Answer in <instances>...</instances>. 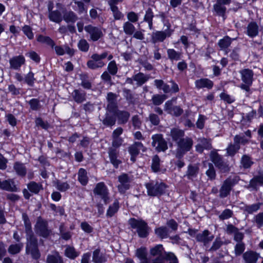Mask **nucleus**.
Returning a JSON list of instances; mask_svg holds the SVG:
<instances>
[{
    "mask_svg": "<svg viewBox=\"0 0 263 263\" xmlns=\"http://www.w3.org/2000/svg\"><path fill=\"white\" fill-rule=\"evenodd\" d=\"M151 255L156 256V258L151 260L155 261L158 259L160 263H178V260L175 255L171 252H166L161 245H158L150 250Z\"/></svg>",
    "mask_w": 263,
    "mask_h": 263,
    "instance_id": "obj_1",
    "label": "nucleus"
},
{
    "mask_svg": "<svg viewBox=\"0 0 263 263\" xmlns=\"http://www.w3.org/2000/svg\"><path fill=\"white\" fill-rule=\"evenodd\" d=\"M129 224L131 228L136 230L138 236L141 238H145L149 234V228L147 223L141 219L130 218L129 220Z\"/></svg>",
    "mask_w": 263,
    "mask_h": 263,
    "instance_id": "obj_2",
    "label": "nucleus"
},
{
    "mask_svg": "<svg viewBox=\"0 0 263 263\" xmlns=\"http://www.w3.org/2000/svg\"><path fill=\"white\" fill-rule=\"evenodd\" d=\"M147 194L151 196H159L163 194L166 186L164 183L151 181L146 184Z\"/></svg>",
    "mask_w": 263,
    "mask_h": 263,
    "instance_id": "obj_3",
    "label": "nucleus"
},
{
    "mask_svg": "<svg viewBox=\"0 0 263 263\" xmlns=\"http://www.w3.org/2000/svg\"><path fill=\"white\" fill-rule=\"evenodd\" d=\"M95 196L101 199L105 204L109 202V192L107 186L104 182L97 183L93 189Z\"/></svg>",
    "mask_w": 263,
    "mask_h": 263,
    "instance_id": "obj_4",
    "label": "nucleus"
},
{
    "mask_svg": "<svg viewBox=\"0 0 263 263\" xmlns=\"http://www.w3.org/2000/svg\"><path fill=\"white\" fill-rule=\"evenodd\" d=\"M26 253L30 254L34 259H37L40 257V253L37 248V240L35 237L31 236L28 237Z\"/></svg>",
    "mask_w": 263,
    "mask_h": 263,
    "instance_id": "obj_5",
    "label": "nucleus"
},
{
    "mask_svg": "<svg viewBox=\"0 0 263 263\" xmlns=\"http://www.w3.org/2000/svg\"><path fill=\"white\" fill-rule=\"evenodd\" d=\"M34 230L37 234L44 238H47L51 233L47 228V222L41 217L37 218Z\"/></svg>",
    "mask_w": 263,
    "mask_h": 263,
    "instance_id": "obj_6",
    "label": "nucleus"
},
{
    "mask_svg": "<svg viewBox=\"0 0 263 263\" xmlns=\"http://www.w3.org/2000/svg\"><path fill=\"white\" fill-rule=\"evenodd\" d=\"M107 56V52H103L101 54H93L91 56L92 60L88 61L87 62L88 67L92 69L102 67L105 65L102 60L106 58Z\"/></svg>",
    "mask_w": 263,
    "mask_h": 263,
    "instance_id": "obj_7",
    "label": "nucleus"
},
{
    "mask_svg": "<svg viewBox=\"0 0 263 263\" xmlns=\"http://www.w3.org/2000/svg\"><path fill=\"white\" fill-rule=\"evenodd\" d=\"M238 181V178L237 177L234 178H228L223 182L220 189V196L221 198H224L227 197L230 193L232 187Z\"/></svg>",
    "mask_w": 263,
    "mask_h": 263,
    "instance_id": "obj_8",
    "label": "nucleus"
},
{
    "mask_svg": "<svg viewBox=\"0 0 263 263\" xmlns=\"http://www.w3.org/2000/svg\"><path fill=\"white\" fill-rule=\"evenodd\" d=\"M153 142L152 145L159 152L164 151L167 148L166 141L161 134H156L152 137Z\"/></svg>",
    "mask_w": 263,
    "mask_h": 263,
    "instance_id": "obj_9",
    "label": "nucleus"
},
{
    "mask_svg": "<svg viewBox=\"0 0 263 263\" xmlns=\"http://www.w3.org/2000/svg\"><path fill=\"white\" fill-rule=\"evenodd\" d=\"M85 30L89 34L93 41H98L103 36L102 29L100 27L89 25L85 27Z\"/></svg>",
    "mask_w": 263,
    "mask_h": 263,
    "instance_id": "obj_10",
    "label": "nucleus"
},
{
    "mask_svg": "<svg viewBox=\"0 0 263 263\" xmlns=\"http://www.w3.org/2000/svg\"><path fill=\"white\" fill-rule=\"evenodd\" d=\"M173 31L168 28L164 31H156L152 34V41L153 43L163 42L166 37H169L172 35Z\"/></svg>",
    "mask_w": 263,
    "mask_h": 263,
    "instance_id": "obj_11",
    "label": "nucleus"
},
{
    "mask_svg": "<svg viewBox=\"0 0 263 263\" xmlns=\"http://www.w3.org/2000/svg\"><path fill=\"white\" fill-rule=\"evenodd\" d=\"M231 2V0H217L213 6L214 10L218 15L224 17L227 10L224 5H229Z\"/></svg>",
    "mask_w": 263,
    "mask_h": 263,
    "instance_id": "obj_12",
    "label": "nucleus"
},
{
    "mask_svg": "<svg viewBox=\"0 0 263 263\" xmlns=\"http://www.w3.org/2000/svg\"><path fill=\"white\" fill-rule=\"evenodd\" d=\"M145 151L143 144L139 142H135L132 145L129 147L128 152L131 156L130 160L133 162L136 161V157L139 154L140 151Z\"/></svg>",
    "mask_w": 263,
    "mask_h": 263,
    "instance_id": "obj_13",
    "label": "nucleus"
},
{
    "mask_svg": "<svg viewBox=\"0 0 263 263\" xmlns=\"http://www.w3.org/2000/svg\"><path fill=\"white\" fill-rule=\"evenodd\" d=\"M136 256L140 260L141 263H160L158 259L155 261H151L147 257V250L145 247L138 249L136 251Z\"/></svg>",
    "mask_w": 263,
    "mask_h": 263,
    "instance_id": "obj_14",
    "label": "nucleus"
},
{
    "mask_svg": "<svg viewBox=\"0 0 263 263\" xmlns=\"http://www.w3.org/2000/svg\"><path fill=\"white\" fill-rule=\"evenodd\" d=\"M116 110L107 109L105 118L102 120L103 124L107 126H111L116 123Z\"/></svg>",
    "mask_w": 263,
    "mask_h": 263,
    "instance_id": "obj_15",
    "label": "nucleus"
},
{
    "mask_svg": "<svg viewBox=\"0 0 263 263\" xmlns=\"http://www.w3.org/2000/svg\"><path fill=\"white\" fill-rule=\"evenodd\" d=\"M210 157L212 161L216 166L222 170H225L227 167L226 164L222 161V158L216 152H212Z\"/></svg>",
    "mask_w": 263,
    "mask_h": 263,
    "instance_id": "obj_16",
    "label": "nucleus"
},
{
    "mask_svg": "<svg viewBox=\"0 0 263 263\" xmlns=\"http://www.w3.org/2000/svg\"><path fill=\"white\" fill-rule=\"evenodd\" d=\"M165 110L168 114L179 116L183 112V110L179 107L177 106H172L171 101H167L165 104Z\"/></svg>",
    "mask_w": 263,
    "mask_h": 263,
    "instance_id": "obj_17",
    "label": "nucleus"
},
{
    "mask_svg": "<svg viewBox=\"0 0 263 263\" xmlns=\"http://www.w3.org/2000/svg\"><path fill=\"white\" fill-rule=\"evenodd\" d=\"M241 80L244 83L252 85L253 82V72L249 69H244L240 71Z\"/></svg>",
    "mask_w": 263,
    "mask_h": 263,
    "instance_id": "obj_18",
    "label": "nucleus"
},
{
    "mask_svg": "<svg viewBox=\"0 0 263 263\" xmlns=\"http://www.w3.org/2000/svg\"><path fill=\"white\" fill-rule=\"evenodd\" d=\"M213 238L214 236L213 235H210V232L208 230H204L196 235L197 240L203 242L205 246L210 243Z\"/></svg>",
    "mask_w": 263,
    "mask_h": 263,
    "instance_id": "obj_19",
    "label": "nucleus"
},
{
    "mask_svg": "<svg viewBox=\"0 0 263 263\" xmlns=\"http://www.w3.org/2000/svg\"><path fill=\"white\" fill-rule=\"evenodd\" d=\"M25 59L22 55L15 56L10 59V68L13 69H18L25 63Z\"/></svg>",
    "mask_w": 263,
    "mask_h": 263,
    "instance_id": "obj_20",
    "label": "nucleus"
},
{
    "mask_svg": "<svg viewBox=\"0 0 263 263\" xmlns=\"http://www.w3.org/2000/svg\"><path fill=\"white\" fill-rule=\"evenodd\" d=\"M119 181L120 183L118 186L120 193H124L129 187V178L127 175L123 174L119 177Z\"/></svg>",
    "mask_w": 263,
    "mask_h": 263,
    "instance_id": "obj_21",
    "label": "nucleus"
},
{
    "mask_svg": "<svg viewBox=\"0 0 263 263\" xmlns=\"http://www.w3.org/2000/svg\"><path fill=\"white\" fill-rule=\"evenodd\" d=\"M178 146L180 150L185 152L189 151L192 147L193 141L190 138H183L178 141Z\"/></svg>",
    "mask_w": 263,
    "mask_h": 263,
    "instance_id": "obj_22",
    "label": "nucleus"
},
{
    "mask_svg": "<svg viewBox=\"0 0 263 263\" xmlns=\"http://www.w3.org/2000/svg\"><path fill=\"white\" fill-rule=\"evenodd\" d=\"M234 40V39H231L228 36H226L218 41V46L220 48L221 50H223L225 52L226 54H228V48L230 46L232 41Z\"/></svg>",
    "mask_w": 263,
    "mask_h": 263,
    "instance_id": "obj_23",
    "label": "nucleus"
},
{
    "mask_svg": "<svg viewBox=\"0 0 263 263\" xmlns=\"http://www.w3.org/2000/svg\"><path fill=\"white\" fill-rule=\"evenodd\" d=\"M259 257L258 254L253 251H247L243 255L246 263H256Z\"/></svg>",
    "mask_w": 263,
    "mask_h": 263,
    "instance_id": "obj_24",
    "label": "nucleus"
},
{
    "mask_svg": "<svg viewBox=\"0 0 263 263\" xmlns=\"http://www.w3.org/2000/svg\"><path fill=\"white\" fill-rule=\"evenodd\" d=\"M198 142L196 149L199 153H202L204 149H210L211 147L210 141L206 139L200 138L198 140Z\"/></svg>",
    "mask_w": 263,
    "mask_h": 263,
    "instance_id": "obj_25",
    "label": "nucleus"
},
{
    "mask_svg": "<svg viewBox=\"0 0 263 263\" xmlns=\"http://www.w3.org/2000/svg\"><path fill=\"white\" fill-rule=\"evenodd\" d=\"M195 85L198 89H201L203 88L211 89L213 86V83L212 81L208 79H200L195 81Z\"/></svg>",
    "mask_w": 263,
    "mask_h": 263,
    "instance_id": "obj_26",
    "label": "nucleus"
},
{
    "mask_svg": "<svg viewBox=\"0 0 263 263\" xmlns=\"http://www.w3.org/2000/svg\"><path fill=\"white\" fill-rule=\"evenodd\" d=\"M258 26L254 22H252L250 23L247 28V34L251 37H254L258 35Z\"/></svg>",
    "mask_w": 263,
    "mask_h": 263,
    "instance_id": "obj_27",
    "label": "nucleus"
},
{
    "mask_svg": "<svg viewBox=\"0 0 263 263\" xmlns=\"http://www.w3.org/2000/svg\"><path fill=\"white\" fill-rule=\"evenodd\" d=\"M22 218L25 227V231L27 235V240H28V237L31 236H32L33 237L35 236H34V234L32 231L31 224L27 215L25 213H23L22 214Z\"/></svg>",
    "mask_w": 263,
    "mask_h": 263,
    "instance_id": "obj_28",
    "label": "nucleus"
},
{
    "mask_svg": "<svg viewBox=\"0 0 263 263\" xmlns=\"http://www.w3.org/2000/svg\"><path fill=\"white\" fill-rule=\"evenodd\" d=\"M0 188L11 192L15 191L16 190V187L12 180H5L3 182L0 181Z\"/></svg>",
    "mask_w": 263,
    "mask_h": 263,
    "instance_id": "obj_29",
    "label": "nucleus"
},
{
    "mask_svg": "<svg viewBox=\"0 0 263 263\" xmlns=\"http://www.w3.org/2000/svg\"><path fill=\"white\" fill-rule=\"evenodd\" d=\"M47 263H63V259L57 252L49 254L47 257Z\"/></svg>",
    "mask_w": 263,
    "mask_h": 263,
    "instance_id": "obj_30",
    "label": "nucleus"
},
{
    "mask_svg": "<svg viewBox=\"0 0 263 263\" xmlns=\"http://www.w3.org/2000/svg\"><path fill=\"white\" fill-rule=\"evenodd\" d=\"M184 135V131L178 128H175L172 129L171 131V136L173 140L177 143L178 141L183 139L182 137Z\"/></svg>",
    "mask_w": 263,
    "mask_h": 263,
    "instance_id": "obj_31",
    "label": "nucleus"
},
{
    "mask_svg": "<svg viewBox=\"0 0 263 263\" xmlns=\"http://www.w3.org/2000/svg\"><path fill=\"white\" fill-rule=\"evenodd\" d=\"M199 172V167L197 165H189L188 166L186 176L190 179L196 178Z\"/></svg>",
    "mask_w": 263,
    "mask_h": 263,
    "instance_id": "obj_32",
    "label": "nucleus"
},
{
    "mask_svg": "<svg viewBox=\"0 0 263 263\" xmlns=\"http://www.w3.org/2000/svg\"><path fill=\"white\" fill-rule=\"evenodd\" d=\"M107 99L108 102L107 109L112 110H116L117 107L116 103V95L112 92H109L107 94Z\"/></svg>",
    "mask_w": 263,
    "mask_h": 263,
    "instance_id": "obj_33",
    "label": "nucleus"
},
{
    "mask_svg": "<svg viewBox=\"0 0 263 263\" xmlns=\"http://www.w3.org/2000/svg\"><path fill=\"white\" fill-rule=\"evenodd\" d=\"M263 185V175L254 177L250 181L249 187L256 189L258 186Z\"/></svg>",
    "mask_w": 263,
    "mask_h": 263,
    "instance_id": "obj_34",
    "label": "nucleus"
},
{
    "mask_svg": "<svg viewBox=\"0 0 263 263\" xmlns=\"http://www.w3.org/2000/svg\"><path fill=\"white\" fill-rule=\"evenodd\" d=\"M65 255L70 259H74L79 255V253L73 247L67 246L65 250Z\"/></svg>",
    "mask_w": 263,
    "mask_h": 263,
    "instance_id": "obj_35",
    "label": "nucleus"
},
{
    "mask_svg": "<svg viewBox=\"0 0 263 263\" xmlns=\"http://www.w3.org/2000/svg\"><path fill=\"white\" fill-rule=\"evenodd\" d=\"M13 167L18 175L21 176H25L26 175L27 170L24 164L18 162H15Z\"/></svg>",
    "mask_w": 263,
    "mask_h": 263,
    "instance_id": "obj_36",
    "label": "nucleus"
},
{
    "mask_svg": "<svg viewBox=\"0 0 263 263\" xmlns=\"http://www.w3.org/2000/svg\"><path fill=\"white\" fill-rule=\"evenodd\" d=\"M154 84L158 89H162L165 93H168L171 91L170 86L164 83L161 80H155Z\"/></svg>",
    "mask_w": 263,
    "mask_h": 263,
    "instance_id": "obj_37",
    "label": "nucleus"
},
{
    "mask_svg": "<svg viewBox=\"0 0 263 263\" xmlns=\"http://www.w3.org/2000/svg\"><path fill=\"white\" fill-rule=\"evenodd\" d=\"M116 116L118 117L120 123H124L128 120L129 114L126 111H116Z\"/></svg>",
    "mask_w": 263,
    "mask_h": 263,
    "instance_id": "obj_38",
    "label": "nucleus"
},
{
    "mask_svg": "<svg viewBox=\"0 0 263 263\" xmlns=\"http://www.w3.org/2000/svg\"><path fill=\"white\" fill-rule=\"evenodd\" d=\"M109 156L111 163L115 167H118L120 161L117 158L116 150L114 148H110L109 151Z\"/></svg>",
    "mask_w": 263,
    "mask_h": 263,
    "instance_id": "obj_39",
    "label": "nucleus"
},
{
    "mask_svg": "<svg viewBox=\"0 0 263 263\" xmlns=\"http://www.w3.org/2000/svg\"><path fill=\"white\" fill-rule=\"evenodd\" d=\"M78 180L83 185H85L88 182L87 172L84 168H80L78 172Z\"/></svg>",
    "mask_w": 263,
    "mask_h": 263,
    "instance_id": "obj_40",
    "label": "nucleus"
},
{
    "mask_svg": "<svg viewBox=\"0 0 263 263\" xmlns=\"http://www.w3.org/2000/svg\"><path fill=\"white\" fill-rule=\"evenodd\" d=\"M134 80L136 81L138 85H142L145 83L149 79L147 76L142 73H138L133 77Z\"/></svg>",
    "mask_w": 263,
    "mask_h": 263,
    "instance_id": "obj_41",
    "label": "nucleus"
},
{
    "mask_svg": "<svg viewBox=\"0 0 263 263\" xmlns=\"http://www.w3.org/2000/svg\"><path fill=\"white\" fill-rule=\"evenodd\" d=\"M36 40L37 42L50 46L52 48H53L54 46L53 41L48 36L39 35L37 36Z\"/></svg>",
    "mask_w": 263,
    "mask_h": 263,
    "instance_id": "obj_42",
    "label": "nucleus"
},
{
    "mask_svg": "<svg viewBox=\"0 0 263 263\" xmlns=\"http://www.w3.org/2000/svg\"><path fill=\"white\" fill-rule=\"evenodd\" d=\"M72 96L75 101L78 103H81L85 100V93L79 90H74L72 92Z\"/></svg>",
    "mask_w": 263,
    "mask_h": 263,
    "instance_id": "obj_43",
    "label": "nucleus"
},
{
    "mask_svg": "<svg viewBox=\"0 0 263 263\" xmlns=\"http://www.w3.org/2000/svg\"><path fill=\"white\" fill-rule=\"evenodd\" d=\"M119 208V201L117 200H116L113 204L109 206L106 213L107 216L112 217L117 212Z\"/></svg>",
    "mask_w": 263,
    "mask_h": 263,
    "instance_id": "obj_44",
    "label": "nucleus"
},
{
    "mask_svg": "<svg viewBox=\"0 0 263 263\" xmlns=\"http://www.w3.org/2000/svg\"><path fill=\"white\" fill-rule=\"evenodd\" d=\"M168 58L171 61H178L180 59L181 53L176 51L174 49H168L167 50Z\"/></svg>",
    "mask_w": 263,
    "mask_h": 263,
    "instance_id": "obj_45",
    "label": "nucleus"
},
{
    "mask_svg": "<svg viewBox=\"0 0 263 263\" xmlns=\"http://www.w3.org/2000/svg\"><path fill=\"white\" fill-rule=\"evenodd\" d=\"M123 28L125 33L127 35H132L135 31L134 25L128 21L124 23Z\"/></svg>",
    "mask_w": 263,
    "mask_h": 263,
    "instance_id": "obj_46",
    "label": "nucleus"
},
{
    "mask_svg": "<svg viewBox=\"0 0 263 263\" xmlns=\"http://www.w3.org/2000/svg\"><path fill=\"white\" fill-rule=\"evenodd\" d=\"M27 187L28 190L34 194H37L42 188L41 184L37 183L34 181H32L28 183Z\"/></svg>",
    "mask_w": 263,
    "mask_h": 263,
    "instance_id": "obj_47",
    "label": "nucleus"
},
{
    "mask_svg": "<svg viewBox=\"0 0 263 263\" xmlns=\"http://www.w3.org/2000/svg\"><path fill=\"white\" fill-rule=\"evenodd\" d=\"M49 17L50 21L58 23L61 22L62 20L61 14L58 11H50Z\"/></svg>",
    "mask_w": 263,
    "mask_h": 263,
    "instance_id": "obj_48",
    "label": "nucleus"
},
{
    "mask_svg": "<svg viewBox=\"0 0 263 263\" xmlns=\"http://www.w3.org/2000/svg\"><path fill=\"white\" fill-rule=\"evenodd\" d=\"M92 260L95 263H103L106 261L105 257L100 255V250L98 249L93 251Z\"/></svg>",
    "mask_w": 263,
    "mask_h": 263,
    "instance_id": "obj_49",
    "label": "nucleus"
},
{
    "mask_svg": "<svg viewBox=\"0 0 263 263\" xmlns=\"http://www.w3.org/2000/svg\"><path fill=\"white\" fill-rule=\"evenodd\" d=\"M64 21L66 22H74L78 18L76 14L71 11L66 12L63 16Z\"/></svg>",
    "mask_w": 263,
    "mask_h": 263,
    "instance_id": "obj_50",
    "label": "nucleus"
},
{
    "mask_svg": "<svg viewBox=\"0 0 263 263\" xmlns=\"http://www.w3.org/2000/svg\"><path fill=\"white\" fill-rule=\"evenodd\" d=\"M156 234L161 238H166L168 235V230L165 227H161L155 229Z\"/></svg>",
    "mask_w": 263,
    "mask_h": 263,
    "instance_id": "obj_51",
    "label": "nucleus"
},
{
    "mask_svg": "<svg viewBox=\"0 0 263 263\" xmlns=\"http://www.w3.org/2000/svg\"><path fill=\"white\" fill-rule=\"evenodd\" d=\"M23 247V244L22 243L11 245L8 249V252L11 254H15L19 253Z\"/></svg>",
    "mask_w": 263,
    "mask_h": 263,
    "instance_id": "obj_52",
    "label": "nucleus"
},
{
    "mask_svg": "<svg viewBox=\"0 0 263 263\" xmlns=\"http://www.w3.org/2000/svg\"><path fill=\"white\" fill-rule=\"evenodd\" d=\"M24 81L30 86H33L35 81V79L34 78V73L30 71L24 78Z\"/></svg>",
    "mask_w": 263,
    "mask_h": 263,
    "instance_id": "obj_53",
    "label": "nucleus"
},
{
    "mask_svg": "<svg viewBox=\"0 0 263 263\" xmlns=\"http://www.w3.org/2000/svg\"><path fill=\"white\" fill-rule=\"evenodd\" d=\"M260 203H255L251 205H246L245 207V210L249 214H252L257 211L260 206Z\"/></svg>",
    "mask_w": 263,
    "mask_h": 263,
    "instance_id": "obj_54",
    "label": "nucleus"
},
{
    "mask_svg": "<svg viewBox=\"0 0 263 263\" xmlns=\"http://www.w3.org/2000/svg\"><path fill=\"white\" fill-rule=\"evenodd\" d=\"M110 8L115 20H119L123 18L124 14L119 10L118 7H110Z\"/></svg>",
    "mask_w": 263,
    "mask_h": 263,
    "instance_id": "obj_55",
    "label": "nucleus"
},
{
    "mask_svg": "<svg viewBox=\"0 0 263 263\" xmlns=\"http://www.w3.org/2000/svg\"><path fill=\"white\" fill-rule=\"evenodd\" d=\"M240 146L234 142L233 144L230 145L227 148V153L230 156H233L239 149Z\"/></svg>",
    "mask_w": 263,
    "mask_h": 263,
    "instance_id": "obj_56",
    "label": "nucleus"
},
{
    "mask_svg": "<svg viewBox=\"0 0 263 263\" xmlns=\"http://www.w3.org/2000/svg\"><path fill=\"white\" fill-rule=\"evenodd\" d=\"M166 99L165 95H156L153 96L152 101L155 105H159L162 104L163 101Z\"/></svg>",
    "mask_w": 263,
    "mask_h": 263,
    "instance_id": "obj_57",
    "label": "nucleus"
},
{
    "mask_svg": "<svg viewBox=\"0 0 263 263\" xmlns=\"http://www.w3.org/2000/svg\"><path fill=\"white\" fill-rule=\"evenodd\" d=\"M160 168V159L157 155L155 156L152 160V168L155 172H158Z\"/></svg>",
    "mask_w": 263,
    "mask_h": 263,
    "instance_id": "obj_58",
    "label": "nucleus"
},
{
    "mask_svg": "<svg viewBox=\"0 0 263 263\" xmlns=\"http://www.w3.org/2000/svg\"><path fill=\"white\" fill-rule=\"evenodd\" d=\"M107 69L109 72L112 75H115L117 73L118 68L116 63L114 61H112L109 63Z\"/></svg>",
    "mask_w": 263,
    "mask_h": 263,
    "instance_id": "obj_59",
    "label": "nucleus"
},
{
    "mask_svg": "<svg viewBox=\"0 0 263 263\" xmlns=\"http://www.w3.org/2000/svg\"><path fill=\"white\" fill-rule=\"evenodd\" d=\"M245 246L242 242H237L235 247V253L236 255H240L245 251Z\"/></svg>",
    "mask_w": 263,
    "mask_h": 263,
    "instance_id": "obj_60",
    "label": "nucleus"
},
{
    "mask_svg": "<svg viewBox=\"0 0 263 263\" xmlns=\"http://www.w3.org/2000/svg\"><path fill=\"white\" fill-rule=\"evenodd\" d=\"M220 97L221 100H223L224 101H225L228 103H232L234 102L235 101L234 97L227 94L226 92H222L220 95Z\"/></svg>",
    "mask_w": 263,
    "mask_h": 263,
    "instance_id": "obj_61",
    "label": "nucleus"
},
{
    "mask_svg": "<svg viewBox=\"0 0 263 263\" xmlns=\"http://www.w3.org/2000/svg\"><path fill=\"white\" fill-rule=\"evenodd\" d=\"M78 47L82 51H87L89 49V44L84 39L81 40L78 43Z\"/></svg>",
    "mask_w": 263,
    "mask_h": 263,
    "instance_id": "obj_62",
    "label": "nucleus"
},
{
    "mask_svg": "<svg viewBox=\"0 0 263 263\" xmlns=\"http://www.w3.org/2000/svg\"><path fill=\"white\" fill-rule=\"evenodd\" d=\"M233 215V212L230 209L224 210L219 215V217L221 220H224L230 218Z\"/></svg>",
    "mask_w": 263,
    "mask_h": 263,
    "instance_id": "obj_63",
    "label": "nucleus"
},
{
    "mask_svg": "<svg viewBox=\"0 0 263 263\" xmlns=\"http://www.w3.org/2000/svg\"><path fill=\"white\" fill-rule=\"evenodd\" d=\"M252 164L250 157L247 156H243L241 159V164L246 168H249Z\"/></svg>",
    "mask_w": 263,
    "mask_h": 263,
    "instance_id": "obj_64",
    "label": "nucleus"
}]
</instances>
